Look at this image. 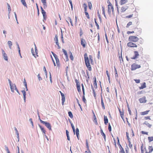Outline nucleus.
I'll return each instance as SVG.
<instances>
[{
    "label": "nucleus",
    "instance_id": "obj_26",
    "mask_svg": "<svg viewBox=\"0 0 153 153\" xmlns=\"http://www.w3.org/2000/svg\"><path fill=\"white\" fill-rule=\"evenodd\" d=\"M104 121L105 125H107L108 122V120L106 116H104Z\"/></svg>",
    "mask_w": 153,
    "mask_h": 153
},
{
    "label": "nucleus",
    "instance_id": "obj_50",
    "mask_svg": "<svg viewBox=\"0 0 153 153\" xmlns=\"http://www.w3.org/2000/svg\"><path fill=\"white\" fill-rule=\"evenodd\" d=\"M62 51H63V52L64 53L65 55V56H66V57H68V54H67V53L66 52V51L64 50V49H62Z\"/></svg>",
    "mask_w": 153,
    "mask_h": 153
},
{
    "label": "nucleus",
    "instance_id": "obj_57",
    "mask_svg": "<svg viewBox=\"0 0 153 153\" xmlns=\"http://www.w3.org/2000/svg\"><path fill=\"white\" fill-rule=\"evenodd\" d=\"M56 45L57 46V48L58 49H59L60 48V46L59 43V42H56Z\"/></svg>",
    "mask_w": 153,
    "mask_h": 153
},
{
    "label": "nucleus",
    "instance_id": "obj_39",
    "mask_svg": "<svg viewBox=\"0 0 153 153\" xmlns=\"http://www.w3.org/2000/svg\"><path fill=\"white\" fill-rule=\"evenodd\" d=\"M132 25V23L131 22H129L128 24H127L126 26V28H128L130 25Z\"/></svg>",
    "mask_w": 153,
    "mask_h": 153
},
{
    "label": "nucleus",
    "instance_id": "obj_9",
    "mask_svg": "<svg viewBox=\"0 0 153 153\" xmlns=\"http://www.w3.org/2000/svg\"><path fill=\"white\" fill-rule=\"evenodd\" d=\"M134 56L132 57L131 58V59H135L137 58L139 55V54L138 52L137 51H134Z\"/></svg>",
    "mask_w": 153,
    "mask_h": 153
},
{
    "label": "nucleus",
    "instance_id": "obj_16",
    "mask_svg": "<svg viewBox=\"0 0 153 153\" xmlns=\"http://www.w3.org/2000/svg\"><path fill=\"white\" fill-rule=\"evenodd\" d=\"M52 53L56 59V63L57 64H57H59V59H58V56H57V55L53 52H52Z\"/></svg>",
    "mask_w": 153,
    "mask_h": 153
},
{
    "label": "nucleus",
    "instance_id": "obj_3",
    "mask_svg": "<svg viewBox=\"0 0 153 153\" xmlns=\"http://www.w3.org/2000/svg\"><path fill=\"white\" fill-rule=\"evenodd\" d=\"M108 12L109 15H111V12L113 13L114 12V8L113 6L111 3L109 2V4L108 5Z\"/></svg>",
    "mask_w": 153,
    "mask_h": 153
},
{
    "label": "nucleus",
    "instance_id": "obj_20",
    "mask_svg": "<svg viewBox=\"0 0 153 153\" xmlns=\"http://www.w3.org/2000/svg\"><path fill=\"white\" fill-rule=\"evenodd\" d=\"M68 21H69L70 22V23H71V25L72 26H73V23L72 22L71 19L70 17H68L67 18V20H66V22H67L68 23V24H69Z\"/></svg>",
    "mask_w": 153,
    "mask_h": 153
},
{
    "label": "nucleus",
    "instance_id": "obj_43",
    "mask_svg": "<svg viewBox=\"0 0 153 153\" xmlns=\"http://www.w3.org/2000/svg\"><path fill=\"white\" fill-rule=\"evenodd\" d=\"M81 86L82 87V93H83V95H85V89L84 88V85L83 84H81Z\"/></svg>",
    "mask_w": 153,
    "mask_h": 153
},
{
    "label": "nucleus",
    "instance_id": "obj_58",
    "mask_svg": "<svg viewBox=\"0 0 153 153\" xmlns=\"http://www.w3.org/2000/svg\"><path fill=\"white\" fill-rule=\"evenodd\" d=\"M24 83L25 84V85L27 89V83H26V81L25 80V79H24Z\"/></svg>",
    "mask_w": 153,
    "mask_h": 153
},
{
    "label": "nucleus",
    "instance_id": "obj_56",
    "mask_svg": "<svg viewBox=\"0 0 153 153\" xmlns=\"http://www.w3.org/2000/svg\"><path fill=\"white\" fill-rule=\"evenodd\" d=\"M119 60H120V63H121V60H122L123 62V58H122V54H121V56H120L119 57Z\"/></svg>",
    "mask_w": 153,
    "mask_h": 153
},
{
    "label": "nucleus",
    "instance_id": "obj_37",
    "mask_svg": "<svg viewBox=\"0 0 153 153\" xmlns=\"http://www.w3.org/2000/svg\"><path fill=\"white\" fill-rule=\"evenodd\" d=\"M143 48L142 47H140L138 48V51L141 53H143Z\"/></svg>",
    "mask_w": 153,
    "mask_h": 153
},
{
    "label": "nucleus",
    "instance_id": "obj_15",
    "mask_svg": "<svg viewBox=\"0 0 153 153\" xmlns=\"http://www.w3.org/2000/svg\"><path fill=\"white\" fill-rule=\"evenodd\" d=\"M128 7L127 6H124L121 7V12L122 13L125 12L128 8Z\"/></svg>",
    "mask_w": 153,
    "mask_h": 153
},
{
    "label": "nucleus",
    "instance_id": "obj_61",
    "mask_svg": "<svg viewBox=\"0 0 153 153\" xmlns=\"http://www.w3.org/2000/svg\"><path fill=\"white\" fill-rule=\"evenodd\" d=\"M140 149H141V153H144V149H143V146H141Z\"/></svg>",
    "mask_w": 153,
    "mask_h": 153
},
{
    "label": "nucleus",
    "instance_id": "obj_40",
    "mask_svg": "<svg viewBox=\"0 0 153 153\" xmlns=\"http://www.w3.org/2000/svg\"><path fill=\"white\" fill-rule=\"evenodd\" d=\"M8 44L9 46V47H10V49H11V47L12 45V42L10 41H9L8 42Z\"/></svg>",
    "mask_w": 153,
    "mask_h": 153
},
{
    "label": "nucleus",
    "instance_id": "obj_53",
    "mask_svg": "<svg viewBox=\"0 0 153 153\" xmlns=\"http://www.w3.org/2000/svg\"><path fill=\"white\" fill-rule=\"evenodd\" d=\"M133 14H131L127 16H126V18H130L133 17Z\"/></svg>",
    "mask_w": 153,
    "mask_h": 153
},
{
    "label": "nucleus",
    "instance_id": "obj_32",
    "mask_svg": "<svg viewBox=\"0 0 153 153\" xmlns=\"http://www.w3.org/2000/svg\"><path fill=\"white\" fill-rule=\"evenodd\" d=\"M69 53L70 55V59L71 60L73 61L74 60V57L72 54V53L70 51Z\"/></svg>",
    "mask_w": 153,
    "mask_h": 153
},
{
    "label": "nucleus",
    "instance_id": "obj_60",
    "mask_svg": "<svg viewBox=\"0 0 153 153\" xmlns=\"http://www.w3.org/2000/svg\"><path fill=\"white\" fill-rule=\"evenodd\" d=\"M97 13H98V17H99V19L100 20V21H101V15H100V14L99 11H98Z\"/></svg>",
    "mask_w": 153,
    "mask_h": 153
},
{
    "label": "nucleus",
    "instance_id": "obj_52",
    "mask_svg": "<svg viewBox=\"0 0 153 153\" xmlns=\"http://www.w3.org/2000/svg\"><path fill=\"white\" fill-rule=\"evenodd\" d=\"M7 7H8V9L9 11V13H10V12L11 11V8L10 7V5H9V4L7 3Z\"/></svg>",
    "mask_w": 153,
    "mask_h": 153
},
{
    "label": "nucleus",
    "instance_id": "obj_62",
    "mask_svg": "<svg viewBox=\"0 0 153 153\" xmlns=\"http://www.w3.org/2000/svg\"><path fill=\"white\" fill-rule=\"evenodd\" d=\"M141 133L143 134H146L148 135V132H145L143 131H141Z\"/></svg>",
    "mask_w": 153,
    "mask_h": 153
},
{
    "label": "nucleus",
    "instance_id": "obj_17",
    "mask_svg": "<svg viewBox=\"0 0 153 153\" xmlns=\"http://www.w3.org/2000/svg\"><path fill=\"white\" fill-rule=\"evenodd\" d=\"M136 30L135 31V33L138 36L142 32V29L140 28H137Z\"/></svg>",
    "mask_w": 153,
    "mask_h": 153
},
{
    "label": "nucleus",
    "instance_id": "obj_24",
    "mask_svg": "<svg viewBox=\"0 0 153 153\" xmlns=\"http://www.w3.org/2000/svg\"><path fill=\"white\" fill-rule=\"evenodd\" d=\"M128 0H120V4L122 5L126 4Z\"/></svg>",
    "mask_w": 153,
    "mask_h": 153
},
{
    "label": "nucleus",
    "instance_id": "obj_42",
    "mask_svg": "<svg viewBox=\"0 0 153 153\" xmlns=\"http://www.w3.org/2000/svg\"><path fill=\"white\" fill-rule=\"evenodd\" d=\"M88 5L89 8L90 10H91L92 7V5L91 2H88Z\"/></svg>",
    "mask_w": 153,
    "mask_h": 153
},
{
    "label": "nucleus",
    "instance_id": "obj_33",
    "mask_svg": "<svg viewBox=\"0 0 153 153\" xmlns=\"http://www.w3.org/2000/svg\"><path fill=\"white\" fill-rule=\"evenodd\" d=\"M22 93L23 94V97H24V100H25V99H26V92L25 91V90H23L22 91Z\"/></svg>",
    "mask_w": 153,
    "mask_h": 153
},
{
    "label": "nucleus",
    "instance_id": "obj_64",
    "mask_svg": "<svg viewBox=\"0 0 153 153\" xmlns=\"http://www.w3.org/2000/svg\"><path fill=\"white\" fill-rule=\"evenodd\" d=\"M101 135H102L103 137H104L105 140V135L103 132H102L101 133Z\"/></svg>",
    "mask_w": 153,
    "mask_h": 153
},
{
    "label": "nucleus",
    "instance_id": "obj_11",
    "mask_svg": "<svg viewBox=\"0 0 153 153\" xmlns=\"http://www.w3.org/2000/svg\"><path fill=\"white\" fill-rule=\"evenodd\" d=\"M37 51V50L36 46H35V52H34V50L33 48H32L31 49L32 53L33 55L35 57L36 56H38V55H37L38 54Z\"/></svg>",
    "mask_w": 153,
    "mask_h": 153
},
{
    "label": "nucleus",
    "instance_id": "obj_34",
    "mask_svg": "<svg viewBox=\"0 0 153 153\" xmlns=\"http://www.w3.org/2000/svg\"><path fill=\"white\" fill-rule=\"evenodd\" d=\"M143 124L146 125L149 128H150L152 126V125L148 123L147 121H145L144 123Z\"/></svg>",
    "mask_w": 153,
    "mask_h": 153
},
{
    "label": "nucleus",
    "instance_id": "obj_38",
    "mask_svg": "<svg viewBox=\"0 0 153 153\" xmlns=\"http://www.w3.org/2000/svg\"><path fill=\"white\" fill-rule=\"evenodd\" d=\"M128 146L129 147V148L131 149H132V144L131 143V142H130V140H128Z\"/></svg>",
    "mask_w": 153,
    "mask_h": 153
},
{
    "label": "nucleus",
    "instance_id": "obj_46",
    "mask_svg": "<svg viewBox=\"0 0 153 153\" xmlns=\"http://www.w3.org/2000/svg\"><path fill=\"white\" fill-rule=\"evenodd\" d=\"M54 40L55 42V43L58 42V36L57 35H56L55 36V37L54 38Z\"/></svg>",
    "mask_w": 153,
    "mask_h": 153
},
{
    "label": "nucleus",
    "instance_id": "obj_18",
    "mask_svg": "<svg viewBox=\"0 0 153 153\" xmlns=\"http://www.w3.org/2000/svg\"><path fill=\"white\" fill-rule=\"evenodd\" d=\"M119 111L120 112V116L122 118V119L124 120V113L123 112V111H121L120 110V108H118Z\"/></svg>",
    "mask_w": 153,
    "mask_h": 153
},
{
    "label": "nucleus",
    "instance_id": "obj_1",
    "mask_svg": "<svg viewBox=\"0 0 153 153\" xmlns=\"http://www.w3.org/2000/svg\"><path fill=\"white\" fill-rule=\"evenodd\" d=\"M84 58L85 63L89 71H91L92 68L90 65V62L91 64H93L94 61L92 56L90 55L88 57L87 54L85 53L84 55Z\"/></svg>",
    "mask_w": 153,
    "mask_h": 153
},
{
    "label": "nucleus",
    "instance_id": "obj_31",
    "mask_svg": "<svg viewBox=\"0 0 153 153\" xmlns=\"http://www.w3.org/2000/svg\"><path fill=\"white\" fill-rule=\"evenodd\" d=\"M101 105H102V107L103 109H105V107L104 103L103 101V98H102V97H101Z\"/></svg>",
    "mask_w": 153,
    "mask_h": 153
},
{
    "label": "nucleus",
    "instance_id": "obj_48",
    "mask_svg": "<svg viewBox=\"0 0 153 153\" xmlns=\"http://www.w3.org/2000/svg\"><path fill=\"white\" fill-rule=\"evenodd\" d=\"M71 127L72 128L74 134H75V129L74 128V126L72 124H71Z\"/></svg>",
    "mask_w": 153,
    "mask_h": 153
},
{
    "label": "nucleus",
    "instance_id": "obj_13",
    "mask_svg": "<svg viewBox=\"0 0 153 153\" xmlns=\"http://www.w3.org/2000/svg\"><path fill=\"white\" fill-rule=\"evenodd\" d=\"M153 151L152 146H149L148 149H145V153H151Z\"/></svg>",
    "mask_w": 153,
    "mask_h": 153
},
{
    "label": "nucleus",
    "instance_id": "obj_55",
    "mask_svg": "<svg viewBox=\"0 0 153 153\" xmlns=\"http://www.w3.org/2000/svg\"><path fill=\"white\" fill-rule=\"evenodd\" d=\"M79 31H80V36H82V29L81 27L79 28Z\"/></svg>",
    "mask_w": 153,
    "mask_h": 153
},
{
    "label": "nucleus",
    "instance_id": "obj_23",
    "mask_svg": "<svg viewBox=\"0 0 153 153\" xmlns=\"http://www.w3.org/2000/svg\"><path fill=\"white\" fill-rule=\"evenodd\" d=\"M42 2L43 3L44 5V7L45 8L47 7L46 0H41Z\"/></svg>",
    "mask_w": 153,
    "mask_h": 153
},
{
    "label": "nucleus",
    "instance_id": "obj_59",
    "mask_svg": "<svg viewBox=\"0 0 153 153\" xmlns=\"http://www.w3.org/2000/svg\"><path fill=\"white\" fill-rule=\"evenodd\" d=\"M108 129L109 131H111V126L110 124L109 123V125H108Z\"/></svg>",
    "mask_w": 153,
    "mask_h": 153
},
{
    "label": "nucleus",
    "instance_id": "obj_5",
    "mask_svg": "<svg viewBox=\"0 0 153 153\" xmlns=\"http://www.w3.org/2000/svg\"><path fill=\"white\" fill-rule=\"evenodd\" d=\"M40 122L44 124L45 126L49 130H51V124L47 122L44 121L42 120H40Z\"/></svg>",
    "mask_w": 153,
    "mask_h": 153
},
{
    "label": "nucleus",
    "instance_id": "obj_10",
    "mask_svg": "<svg viewBox=\"0 0 153 153\" xmlns=\"http://www.w3.org/2000/svg\"><path fill=\"white\" fill-rule=\"evenodd\" d=\"M10 88L11 91L12 92H14L15 90H16L19 93V91L17 89L16 86L15 84H12L10 85Z\"/></svg>",
    "mask_w": 153,
    "mask_h": 153
},
{
    "label": "nucleus",
    "instance_id": "obj_45",
    "mask_svg": "<svg viewBox=\"0 0 153 153\" xmlns=\"http://www.w3.org/2000/svg\"><path fill=\"white\" fill-rule=\"evenodd\" d=\"M94 21H95V25H96V26L97 27V29H99L100 28L98 24V23H97L96 20V19H94Z\"/></svg>",
    "mask_w": 153,
    "mask_h": 153
},
{
    "label": "nucleus",
    "instance_id": "obj_12",
    "mask_svg": "<svg viewBox=\"0 0 153 153\" xmlns=\"http://www.w3.org/2000/svg\"><path fill=\"white\" fill-rule=\"evenodd\" d=\"M59 92L60 93L62 96V104L63 105H64V103L65 101V97L64 94L62 93L61 91H59Z\"/></svg>",
    "mask_w": 153,
    "mask_h": 153
},
{
    "label": "nucleus",
    "instance_id": "obj_47",
    "mask_svg": "<svg viewBox=\"0 0 153 153\" xmlns=\"http://www.w3.org/2000/svg\"><path fill=\"white\" fill-rule=\"evenodd\" d=\"M148 140L149 142H151L152 141H153V137H148Z\"/></svg>",
    "mask_w": 153,
    "mask_h": 153
},
{
    "label": "nucleus",
    "instance_id": "obj_2",
    "mask_svg": "<svg viewBox=\"0 0 153 153\" xmlns=\"http://www.w3.org/2000/svg\"><path fill=\"white\" fill-rule=\"evenodd\" d=\"M139 38L135 36H129L128 41L130 42H136L138 41Z\"/></svg>",
    "mask_w": 153,
    "mask_h": 153
},
{
    "label": "nucleus",
    "instance_id": "obj_6",
    "mask_svg": "<svg viewBox=\"0 0 153 153\" xmlns=\"http://www.w3.org/2000/svg\"><path fill=\"white\" fill-rule=\"evenodd\" d=\"M75 82L76 83V86L78 92L79 93H81V90L79 82L78 80L77 79H76L75 80Z\"/></svg>",
    "mask_w": 153,
    "mask_h": 153
},
{
    "label": "nucleus",
    "instance_id": "obj_35",
    "mask_svg": "<svg viewBox=\"0 0 153 153\" xmlns=\"http://www.w3.org/2000/svg\"><path fill=\"white\" fill-rule=\"evenodd\" d=\"M21 1L22 4L24 5L25 7H27V4L25 0H21Z\"/></svg>",
    "mask_w": 153,
    "mask_h": 153
},
{
    "label": "nucleus",
    "instance_id": "obj_4",
    "mask_svg": "<svg viewBox=\"0 0 153 153\" xmlns=\"http://www.w3.org/2000/svg\"><path fill=\"white\" fill-rule=\"evenodd\" d=\"M141 66L136 63H134L131 66V70L134 71L137 69L140 68Z\"/></svg>",
    "mask_w": 153,
    "mask_h": 153
},
{
    "label": "nucleus",
    "instance_id": "obj_28",
    "mask_svg": "<svg viewBox=\"0 0 153 153\" xmlns=\"http://www.w3.org/2000/svg\"><path fill=\"white\" fill-rule=\"evenodd\" d=\"M76 134L78 139H79V131L78 128H77L76 129Z\"/></svg>",
    "mask_w": 153,
    "mask_h": 153
},
{
    "label": "nucleus",
    "instance_id": "obj_7",
    "mask_svg": "<svg viewBox=\"0 0 153 153\" xmlns=\"http://www.w3.org/2000/svg\"><path fill=\"white\" fill-rule=\"evenodd\" d=\"M133 42H130L127 44L128 47L130 48H137V45Z\"/></svg>",
    "mask_w": 153,
    "mask_h": 153
},
{
    "label": "nucleus",
    "instance_id": "obj_36",
    "mask_svg": "<svg viewBox=\"0 0 153 153\" xmlns=\"http://www.w3.org/2000/svg\"><path fill=\"white\" fill-rule=\"evenodd\" d=\"M94 79V81L93 82V84L94 85V87L97 86V81H96V79L95 77Z\"/></svg>",
    "mask_w": 153,
    "mask_h": 153
},
{
    "label": "nucleus",
    "instance_id": "obj_41",
    "mask_svg": "<svg viewBox=\"0 0 153 153\" xmlns=\"http://www.w3.org/2000/svg\"><path fill=\"white\" fill-rule=\"evenodd\" d=\"M41 10H42V13L43 15V16H44L46 15V12L45 11V10L43 9V8L41 7Z\"/></svg>",
    "mask_w": 153,
    "mask_h": 153
},
{
    "label": "nucleus",
    "instance_id": "obj_22",
    "mask_svg": "<svg viewBox=\"0 0 153 153\" xmlns=\"http://www.w3.org/2000/svg\"><path fill=\"white\" fill-rule=\"evenodd\" d=\"M3 55L4 59L6 61H8L7 56V54L4 52V51H3Z\"/></svg>",
    "mask_w": 153,
    "mask_h": 153
},
{
    "label": "nucleus",
    "instance_id": "obj_27",
    "mask_svg": "<svg viewBox=\"0 0 153 153\" xmlns=\"http://www.w3.org/2000/svg\"><path fill=\"white\" fill-rule=\"evenodd\" d=\"M93 113L94 114V120L93 121L95 122V124L96 125H97L98 124V123L97 122V119H96V116H95L94 113Z\"/></svg>",
    "mask_w": 153,
    "mask_h": 153
},
{
    "label": "nucleus",
    "instance_id": "obj_49",
    "mask_svg": "<svg viewBox=\"0 0 153 153\" xmlns=\"http://www.w3.org/2000/svg\"><path fill=\"white\" fill-rule=\"evenodd\" d=\"M126 153H129V148L127 146H126V148L125 149Z\"/></svg>",
    "mask_w": 153,
    "mask_h": 153
},
{
    "label": "nucleus",
    "instance_id": "obj_54",
    "mask_svg": "<svg viewBox=\"0 0 153 153\" xmlns=\"http://www.w3.org/2000/svg\"><path fill=\"white\" fill-rule=\"evenodd\" d=\"M106 74L107 76L108 77V80L109 81L110 79V75L108 73V71L107 70L106 71Z\"/></svg>",
    "mask_w": 153,
    "mask_h": 153
},
{
    "label": "nucleus",
    "instance_id": "obj_44",
    "mask_svg": "<svg viewBox=\"0 0 153 153\" xmlns=\"http://www.w3.org/2000/svg\"><path fill=\"white\" fill-rule=\"evenodd\" d=\"M68 114L69 116L71 118H73V116L72 112L71 111H69L68 112Z\"/></svg>",
    "mask_w": 153,
    "mask_h": 153
},
{
    "label": "nucleus",
    "instance_id": "obj_21",
    "mask_svg": "<svg viewBox=\"0 0 153 153\" xmlns=\"http://www.w3.org/2000/svg\"><path fill=\"white\" fill-rule=\"evenodd\" d=\"M146 87V83L145 82L143 83L141 86L139 87L140 89H142Z\"/></svg>",
    "mask_w": 153,
    "mask_h": 153
},
{
    "label": "nucleus",
    "instance_id": "obj_25",
    "mask_svg": "<svg viewBox=\"0 0 153 153\" xmlns=\"http://www.w3.org/2000/svg\"><path fill=\"white\" fill-rule=\"evenodd\" d=\"M150 111L149 110L146 111H144L142 112H140V114L142 115H144L147 114Z\"/></svg>",
    "mask_w": 153,
    "mask_h": 153
},
{
    "label": "nucleus",
    "instance_id": "obj_14",
    "mask_svg": "<svg viewBox=\"0 0 153 153\" xmlns=\"http://www.w3.org/2000/svg\"><path fill=\"white\" fill-rule=\"evenodd\" d=\"M139 101L140 103H145L146 102V97L145 96L139 99Z\"/></svg>",
    "mask_w": 153,
    "mask_h": 153
},
{
    "label": "nucleus",
    "instance_id": "obj_30",
    "mask_svg": "<svg viewBox=\"0 0 153 153\" xmlns=\"http://www.w3.org/2000/svg\"><path fill=\"white\" fill-rule=\"evenodd\" d=\"M39 126L40 127L42 131L44 134H45L46 133V131L44 129V128L41 126L39 125Z\"/></svg>",
    "mask_w": 153,
    "mask_h": 153
},
{
    "label": "nucleus",
    "instance_id": "obj_51",
    "mask_svg": "<svg viewBox=\"0 0 153 153\" xmlns=\"http://www.w3.org/2000/svg\"><path fill=\"white\" fill-rule=\"evenodd\" d=\"M82 100L85 103H86V100L85 98V95H83L82 96Z\"/></svg>",
    "mask_w": 153,
    "mask_h": 153
},
{
    "label": "nucleus",
    "instance_id": "obj_8",
    "mask_svg": "<svg viewBox=\"0 0 153 153\" xmlns=\"http://www.w3.org/2000/svg\"><path fill=\"white\" fill-rule=\"evenodd\" d=\"M83 7H84L85 13L87 19H89L90 17L88 13L87 12V7L86 4L84 3L83 4Z\"/></svg>",
    "mask_w": 153,
    "mask_h": 153
},
{
    "label": "nucleus",
    "instance_id": "obj_63",
    "mask_svg": "<svg viewBox=\"0 0 153 153\" xmlns=\"http://www.w3.org/2000/svg\"><path fill=\"white\" fill-rule=\"evenodd\" d=\"M134 80L135 81V82L137 83H139L140 82V80L139 79H134Z\"/></svg>",
    "mask_w": 153,
    "mask_h": 153
},
{
    "label": "nucleus",
    "instance_id": "obj_29",
    "mask_svg": "<svg viewBox=\"0 0 153 153\" xmlns=\"http://www.w3.org/2000/svg\"><path fill=\"white\" fill-rule=\"evenodd\" d=\"M102 14H103L104 17L106 18V17L105 14V10L104 7L103 6L102 7Z\"/></svg>",
    "mask_w": 153,
    "mask_h": 153
},
{
    "label": "nucleus",
    "instance_id": "obj_19",
    "mask_svg": "<svg viewBox=\"0 0 153 153\" xmlns=\"http://www.w3.org/2000/svg\"><path fill=\"white\" fill-rule=\"evenodd\" d=\"M81 45H82L83 48H85V47L86 43L85 40L84 39H82L81 41Z\"/></svg>",
    "mask_w": 153,
    "mask_h": 153
}]
</instances>
